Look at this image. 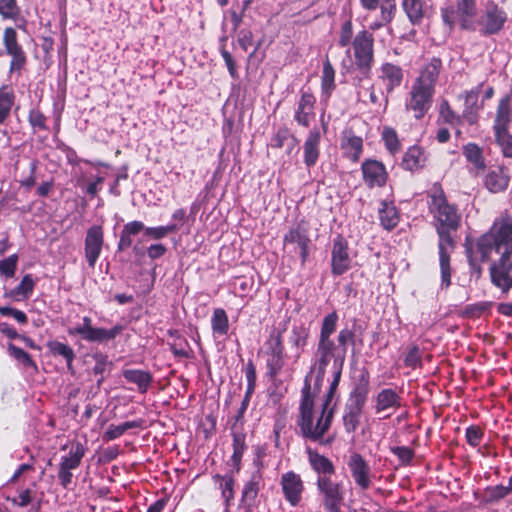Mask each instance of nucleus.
<instances>
[{
	"mask_svg": "<svg viewBox=\"0 0 512 512\" xmlns=\"http://www.w3.org/2000/svg\"><path fill=\"white\" fill-rule=\"evenodd\" d=\"M429 197V210L433 215L439 236L441 286L447 288L451 284L450 252L453 247V240L450 233L458 229L460 214L457 207L447 201L440 186L434 185L430 190Z\"/></svg>",
	"mask_w": 512,
	"mask_h": 512,
	"instance_id": "obj_1",
	"label": "nucleus"
},
{
	"mask_svg": "<svg viewBox=\"0 0 512 512\" xmlns=\"http://www.w3.org/2000/svg\"><path fill=\"white\" fill-rule=\"evenodd\" d=\"M476 248L483 261L492 253L512 256V215L504 212L495 218L490 229L477 239Z\"/></svg>",
	"mask_w": 512,
	"mask_h": 512,
	"instance_id": "obj_2",
	"label": "nucleus"
},
{
	"mask_svg": "<svg viewBox=\"0 0 512 512\" xmlns=\"http://www.w3.org/2000/svg\"><path fill=\"white\" fill-rule=\"evenodd\" d=\"M309 390L310 388L307 386L302 391L298 424L304 437L317 441L326 433L331 425L333 408L322 405L321 411H314L313 399L310 396Z\"/></svg>",
	"mask_w": 512,
	"mask_h": 512,
	"instance_id": "obj_3",
	"label": "nucleus"
},
{
	"mask_svg": "<svg viewBox=\"0 0 512 512\" xmlns=\"http://www.w3.org/2000/svg\"><path fill=\"white\" fill-rule=\"evenodd\" d=\"M373 46V35L367 30H361L353 38L351 48L346 50L348 64L343 60V65L349 67L355 64L358 69L369 71L373 62Z\"/></svg>",
	"mask_w": 512,
	"mask_h": 512,
	"instance_id": "obj_4",
	"label": "nucleus"
},
{
	"mask_svg": "<svg viewBox=\"0 0 512 512\" xmlns=\"http://www.w3.org/2000/svg\"><path fill=\"white\" fill-rule=\"evenodd\" d=\"M511 122L510 97H503L497 106L493 132L497 145L505 157L512 158V134L508 128Z\"/></svg>",
	"mask_w": 512,
	"mask_h": 512,
	"instance_id": "obj_5",
	"label": "nucleus"
},
{
	"mask_svg": "<svg viewBox=\"0 0 512 512\" xmlns=\"http://www.w3.org/2000/svg\"><path fill=\"white\" fill-rule=\"evenodd\" d=\"M316 485L324 510L326 512H340L341 504L345 498L343 484L333 481L331 477H317Z\"/></svg>",
	"mask_w": 512,
	"mask_h": 512,
	"instance_id": "obj_6",
	"label": "nucleus"
},
{
	"mask_svg": "<svg viewBox=\"0 0 512 512\" xmlns=\"http://www.w3.org/2000/svg\"><path fill=\"white\" fill-rule=\"evenodd\" d=\"M435 91L422 84L412 83L405 99V108L412 111L416 119H421L432 106Z\"/></svg>",
	"mask_w": 512,
	"mask_h": 512,
	"instance_id": "obj_7",
	"label": "nucleus"
},
{
	"mask_svg": "<svg viewBox=\"0 0 512 512\" xmlns=\"http://www.w3.org/2000/svg\"><path fill=\"white\" fill-rule=\"evenodd\" d=\"M366 398L367 390L365 388H357L351 393L350 400L345 407L343 415V424L347 433H353L356 431L360 423Z\"/></svg>",
	"mask_w": 512,
	"mask_h": 512,
	"instance_id": "obj_8",
	"label": "nucleus"
},
{
	"mask_svg": "<svg viewBox=\"0 0 512 512\" xmlns=\"http://www.w3.org/2000/svg\"><path fill=\"white\" fill-rule=\"evenodd\" d=\"M491 282L502 292L512 289V256H498L489 267Z\"/></svg>",
	"mask_w": 512,
	"mask_h": 512,
	"instance_id": "obj_9",
	"label": "nucleus"
},
{
	"mask_svg": "<svg viewBox=\"0 0 512 512\" xmlns=\"http://www.w3.org/2000/svg\"><path fill=\"white\" fill-rule=\"evenodd\" d=\"M476 14L475 0H458L457 8L446 7L441 11L443 22L451 29L457 21L460 22L462 28H466L469 18Z\"/></svg>",
	"mask_w": 512,
	"mask_h": 512,
	"instance_id": "obj_10",
	"label": "nucleus"
},
{
	"mask_svg": "<svg viewBox=\"0 0 512 512\" xmlns=\"http://www.w3.org/2000/svg\"><path fill=\"white\" fill-rule=\"evenodd\" d=\"M309 238L299 227L290 229L284 236V252L288 255H299L305 262L308 255Z\"/></svg>",
	"mask_w": 512,
	"mask_h": 512,
	"instance_id": "obj_11",
	"label": "nucleus"
},
{
	"mask_svg": "<svg viewBox=\"0 0 512 512\" xmlns=\"http://www.w3.org/2000/svg\"><path fill=\"white\" fill-rule=\"evenodd\" d=\"M378 79L384 86V102L388 104L389 95L398 88L403 81V70L400 66L392 63H383L378 71Z\"/></svg>",
	"mask_w": 512,
	"mask_h": 512,
	"instance_id": "obj_12",
	"label": "nucleus"
},
{
	"mask_svg": "<svg viewBox=\"0 0 512 512\" xmlns=\"http://www.w3.org/2000/svg\"><path fill=\"white\" fill-rule=\"evenodd\" d=\"M104 243L103 229L99 225L90 227L85 237V259L90 268H94L102 252Z\"/></svg>",
	"mask_w": 512,
	"mask_h": 512,
	"instance_id": "obj_13",
	"label": "nucleus"
},
{
	"mask_svg": "<svg viewBox=\"0 0 512 512\" xmlns=\"http://www.w3.org/2000/svg\"><path fill=\"white\" fill-rule=\"evenodd\" d=\"M121 332L120 326H115L111 329L95 328L91 325V320L88 317H84L83 324L74 330H70V333H78L83 339L91 342H103L114 339Z\"/></svg>",
	"mask_w": 512,
	"mask_h": 512,
	"instance_id": "obj_14",
	"label": "nucleus"
},
{
	"mask_svg": "<svg viewBox=\"0 0 512 512\" xmlns=\"http://www.w3.org/2000/svg\"><path fill=\"white\" fill-rule=\"evenodd\" d=\"M332 273L342 275L351 267V257L348 252V243L340 235L333 240L331 252Z\"/></svg>",
	"mask_w": 512,
	"mask_h": 512,
	"instance_id": "obj_15",
	"label": "nucleus"
},
{
	"mask_svg": "<svg viewBox=\"0 0 512 512\" xmlns=\"http://www.w3.org/2000/svg\"><path fill=\"white\" fill-rule=\"evenodd\" d=\"M267 345V368L271 376H276L284 365V348L280 333L272 334L266 343Z\"/></svg>",
	"mask_w": 512,
	"mask_h": 512,
	"instance_id": "obj_16",
	"label": "nucleus"
},
{
	"mask_svg": "<svg viewBox=\"0 0 512 512\" xmlns=\"http://www.w3.org/2000/svg\"><path fill=\"white\" fill-rule=\"evenodd\" d=\"M280 483L286 501L293 507L297 506L302 500L304 491L300 475L293 471L286 472L281 476Z\"/></svg>",
	"mask_w": 512,
	"mask_h": 512,
	"instance_id": "obj_17",
	"label": "nucleus"
},
{
	"mask_svg": "<svg viewBox=\"0 0 512 512\" xmlns=\"http://www.w3.org/2000/svg\"><path fill=\"white\" fill-rule=\"evenodd\" d=\"M347 465L356 485L363 490L369 488L371 469L366 460L359 453H353L349 457Z\"/></svg>",
	"mask_w": 512,
	"mask_h": 512,
	"instance_id": "obj_18",
	"label": "nucleus"
},
{
	"mask_svg": "<svg viewBox=\"0 0 512 512\" xmlns=\"http://www.w3.org/2000/svg\"><path fill=\"white\" fill-rule=\"evenodd\" d=\"M363 180L370 187H381L386 183L387 172L385 166L376 160H366L361 166Z\"/></svg>",
	"mask_w": 512,
	"mask_h": 512,
	"instance_id": "obj_19",
	"label": "nucleus"
},
{
	"mask_svg": "<svg viewBox=\"0 0 512 512\" xmlns=\"http://www.w3.org/2000/svg\"><path fill=\"white\" fill-rule=\"evenodd\" d=\"M360 3L365 10L374 11L378 7L381 10L380 20L370 26L372 29L380 28L389 23L396 9L395 0H360Z\"/></svg>",
	"mask_w": 512,
	"mask_h": 512,
	"instance_id": "obj_20",
	"label": "nucleus"
},
{
	"mask_svg": "<svg viewBox=\"0 0 512 512\" xmlns=\"http://www.w3.org/2000/svg\"><path fill=\"white\" fill-rule=\"evenodd\" d=\"M442 62L439 58H432L425 64L419 72V75L413 81L416 84L431 88L435 91V85L440 74Z\"/></svg>",
	"mask_w": 512,
	"mask_h": 512,
	"instance_id": "obj_21",
	"label": "nucleus"
},
{
	"mask_svg": "<svg viewBox=\"0 0 512 512\" xmlns=\"http://www.w3.org/2000/svg\"><path fill=\"white\" fill-rule=\"evenodd\" d=\"M4 45L7 53L12 56L11 69H19L25 62V56L21 47L17 43L16 31L9 27L6 28L3 35Z\"/></svg>",
	"mask_w": 512,
	"mask_h": 512,
	"instance_id": "obj_22",
	"label": "nucleus"
},
{
	"mask_svg": "<svg viewBox=\"0 0 512 512\" xmlns=\"http://www.w3.org/2000/svg\"><path fill=\"white\" fill-rule=\"evenodd\" d=\"M315 97L309 92H302L295 112V120L302 126H309L314 118Z\"/></svg>",
	"mask_w": 512,
	"mask_h": 512,
	"instance_id": "obj_23",
	"label": "nucleus"
},
{
	"mask_svg": "<svg viewBox=\"0 0 512 512\" xmlns=\"http://www.w3.org/2000/svg\"><path fill=\"white\" fill-rule=\"evenodd\" d=\"M321 133L318 129L309 132L303 144L304 163L310 168L317 163L320 154Z\"/></svg>",
	"mask_w": 512,
	"mask_h": 512,
	"instance_id": "obj_24",
	"label": "nucleus"
},
{
	"mask_svg": "<svg viewBox=\"0 0 512 512\" xmlns=\"http://www.w3.org/2000/svg\"><path fill=\"white\" fill-rule=\"evenodd\" d=\"M401 406V396L392 388H385L375 397V412L396 410Z\"/></svg>",
	"mask_w": 512,
	"mask_h": 512,
	"instance_id": "obj_25",
	"label": "nucleus"
},
{
	"mask_svg": "<svg viewBox=\"0 0 512 512\" xmlns=\"http://www.w3.org/2000/svg\"><path fill=\"white\" fill-rule=\"evenodd\" d=\"M306 452L308 462L311 468L318 474V477H331L335 473V467L330 459L311 448H307Z\"/></svg>",
	"mask_w": 512,
	"mask_h": 512,
	"instance_id": "obj_26",
	"label": "nucleus"
},
{
	"mask_svg": "<svg viewBox=\"0 0 512 512\" xmlns=\"http://www.w3.org/2000/svg\"><path fill=\"white\" fill-rule=\"evenodd\" d=\"M506 21V13L496 5L488 6L483 18V29L487 34L498 32Z\"/></svg>",
	"mask_w": 512,
	"mask_h": 512,
	"instance_id": "obj_27",
	"label": "nucleus"
},
{
	"mask_svg": "<svg viewBox=\"0 0 512 512\" xmlns=\"http://www.w3.org/2000/svg\"><path fill=\"white\" fill-rule=\"evenodd\" d=\"M122 375L127 382L135 384L141 394H145L153 382L151 373L146 370L125 369Z\"/></svg>",
	"mask_w": 512,
	"mask_h": 512,
	"instance_id": "obj_28",
	"label": "nucleus"
},
{
	"mask_svg": "<svg viewBox=\"0 0 512 512\" xmlns=\"http://www.w3.org/2000/svg\"><path fill=\"white\" fill-rule=\"evenodd\" d=\"M485 187L492 193H499L508 187L509 177L501 167L490 169L484 179Z\"/></svg>",
	"mask_w": 512,
	"mask_h": 512,
	"instance_id": "obj_29",
	"label": "nucleus"
},
{
	"mask_svg": "<svg viewBox=\"0 0 512 512\" xmlns=\"http://www.w3.org/2000/svg\"><path fill=\"white\" fill-rule=\"evenodd\" d=\"M427 160L426 152L419 146H411L405 152L402 159V166L409 171L419 170L424 167Z\"/></svg>",
	"mask_w": 512,
	"mask_h": 512,
	"instance_id": "obj_30",
	"label": "nucleus"
},
{
	"mask_svg": "<svg viewBox=\"0 0 512 512\" xmlns=\"http://www.w3.org/2000/svg\"><path fill=\"white\" fill-rule=\"evenodd\" d=\"M331 360L334 361V357L332 355L318 347L316 348L314 361L311 366V373L315 375L316 384H321L323 382L326 369Z\"/></svg>",
	"mask_w": 512,
	"mask_h": 512,
	"instance_id": "obj_31",
	"label": "nucleus"
},
{
	"mask_svg": "<svg viewBox=\"0 0 512 512\" xmlns=\"http://www.w3.org/2000/svg\"><path fill=\"white\" fill-rule=\"evenodd\" d=\"M482 85L472 88L470 91L465 92L464 103L465 109L462 117L469 123L474 124L477 121L476 112L478 110V98L481 92Z\"/></svg>",
	"mask_w": 512,
	"mask_h": 512,
	"instance_id": "obj_32",
	"label": "nucleus"
},
{
	"mask_svg": "<svg viewBox=\"0 0 512 512\" xmlns=\"http://www.w3.org/2000/svg\"><path fill=\"white\" fill-rule=\"evenodd\" d=\"M211 329L216 337L225 336L229 331V320L224 309L216 308L211 317Z\"/></svg>",
	"mask_w": 512,
	"mask_h": 512,
	"instance_id": "obj_33",
	"label": "nucleus"
},
{
	"mask_svg": "<svg viewBox=\"0 0 512 512\" xmlns=\"http://www.w3.org/2000/svg\"><path fill=\"white\" fill-rule=\"evenodd\" d=\"M463 154L467 161L473 165L477 173L485 169V160L482 149L478 145L475 143H468L463 148Z\"/></svg>",
	"mask_w": 512,
	"mask_h": 512,
	"instance_id": "obj_34",
	"label": "nucleus"
},
{
	"mask_svg": "<svg viewBox=\"0 0 512 512\" xmlns=\"http://www.w3.org/2000/svg\"><path fill=\"white\" fill-rule=\"evenodd\" d=\"M379 218L381 225L387 229H393L399 221V216L395 206L392 203L382 202L379 209Z\"/></svg>",
	"mask_w": 512,
	"mask_h": 512,
	"instance_id": "obj_35",
	"label": "nucleus"
},
{
	"mask_svg": "<svg viewBox=\"0 0 512 512\" xmlns=\"http://www.w3.org/2000/svg\"><path fill=\"white\" fill-rule=\"evenodd\" d=\"M34 286L35 282L32 276L27 274L22 278V281L17 287L12 289L5 295L17 301L24 300L28 298L29 295L32 293Z\"/></svg>",
	"mask_w": 512,
	"mask_h": 512,
	"instance_id": "obj_36",
	"label": "nucleus"
},
{
	"mask_svg": "<svg viewBox=\"0 0 512 512\" xmlns=\"http://www.w3.org/2000/svg\"><path fill=\"white\" fill-rule=\"evenodd\" d=\"M402 6L413 24L420 22L425 14L426 8L422 0H403Z\"/></svg>",
	"mask_w": 512,
	"mask_h": 512,
	"instance_id": "obj_37",
	"label": "nucleus"
},
{
	"mask_svg": "<svg viewBox=\"0 0 512 512\" xmlns=\"http://www.w3.org/2000/svg\"><path fill=\"white\" fill-rule=\"evenodd\" d=\"M14 104V93L8 86L0 87V124H2L10 115Z\"/></svg>",
	"mask_w": 512,
	"mask_h": 512,
	"instance_id": "obj_38",
	"label": "nucleus"
},
{
	"mask_svg": "<svg viewBox=\"0 0 512 512\" xmlns=\"http://www.w3.org/2000/svg\"><path fill=\"white\" fill-rule=\"evenodd\" d=\"M355 333L353 330L348 327L342 328L337 335V345L339 349L342 350V353L337 356L336 363H344L347 354V346L348 344H354Z\"/></svg>",
	"mask_w": 512,
	"mask_h": 512,
	"instance_id": "obj_39",
	"label": "nucleus"
},
{
	"mask_svg": "<svg viewBox=\"0 0 512 512\" xmlns=\"http://www.w3.org/2000/svg\"><path fill=\"white\" fill-rule=\"evenodd\" d=\"M308 336V330L304 326H293L289 336V344L297 349V358L300 356V351L306 346Z\"/></svg>",
	"mask_w": 512,
	"mask_h": 512,
	"instance_id": "obj_40",
	"label": "nucleus"
},
{
	"mask_svg": "<svg viewBox=\"0 0 512 512\" xmlns=\"http://www.w3.org/2000/svg\"><path fill=\"white\" fill-rule=\"evenodd\" d=\"M140 427L139 421H127L119 425L111 424L103 434L105 441H112L122 436L127 430Z\"/></svg>",
	"mask_w": 512,
	"mask_h": 512,
	"instance_id": "obj_41",
	"label": "nucleus"
},
{
	"mask_svg": "<svg viewBox=\"0 0 512 512\" xmlns=\"http://www.w3.org/2000/svg\"><path fill=\"white\" fill-rule=\"evenodd\" d=\"M215 480L219 484V489L221 490L222 498L224 499L225 505L228 507L230 505L231 500H233L234 498V480L231 476L228 475H216Z\"/></svg>",
	"mask_w": 512,
	"mask_h": 512,
	"instance_id": "obj_42",
	"label": "nucleus"
},
{
	"mask_svg": "<svg viewBox=\"0 0 512 512\" xmlns=\"http://www.w3.org/2000/svg\"><path fill=\"white\" fill-rule=\"evenodd\" d=\"M88 179H81L78 181V185L85 190V192L91 197L96 196L100 190L101 184L104 182L105 177L102 175H93L92 172L88 173Z\"/></svg>",
	"mask_w": 512,
	"mask_h": 512,
	"instance_id": "obj_43",
	"label": "nucleus"
},
{
	"mask_svg": "<svg viewBox=\"0 0 512 512\" xmlns=\"http://www.w3.org/2000/svg\"><path fill=\"white\" fill-rule=\"evenodd\" d=\"M338 319V314L335 311H332L323 318L319 339L331 338L333 333L336 331Z\"/></svg>",
	"mask_w": 512,
	"mask_h": 512,
	"instance_id": "obj_44",
	"label": "nucleus"
},
{
	"mask_svg": "<svg viewBox=\"0 0 512 512\" xmlns=\"http://www.w3.org/2000/svg\"><path fill=\"white\" fill-rule=\"evenodd\" d=\"M343 365L344 363H336V366H333V380L330 383L329 391L322 404L327 405L328 408H332L331 403L340 382Z\"/></svg>",
	"mask_w": 512,
	"mask_h": 512,
	"instance_id": "obj_45",
	"label": "nucleus"
},
{
	"mask_svg": "<svg viewBox=\"0 0 512 512\" xmlns=\"http://www.w3.org/2000/svg\"><path fill=\"white\" fill-rule=\"evenodd\" d=\"M382 140L384 141L385 147L391 154H395L399 151L400 142L394 129L384 127L382 131Z\"/></svg>",
	"mask_w": 512,
	"mask_h": 512,
	"instance_id": "obj_46",
	"label": "nucleus"
},
{
	"mask_svg": "<svg viewBox=\"0 0 512 512\" xmlns=\"http://www.w3.org/2000/svg\"><path fill=\"white\" fill-rule=\"evenodd\" d=\"M335 71L329 61L325 62L322 71V90L327 95L334 89Z\"/></svg>",
	"mask_w": 512,
	"mask_h": 512,
	"instance_id": "obj_47",
	"label": "nucleus"
},
{
	"mask_svg": "<svg viewBox=\"0 0 512 512\" xmlns=\"http://www.w3.org/2000/svg\"><path fill=\"white\" fill-rule=\"evenodd\" d=\"M177 229V224H169L166 226L157 227H146L145 235L151 239L159 240L166 237L169 233L175 232Z\"/></svg>",
	"mask_w": 512,
	"mask_h": 512,
	"instance_id": "obj_48",
	"label": "nucleus"
},
{
	"mask_svg": "<svg viewBox=\"0 0 512 512\" xmlns=\"http://www.w3.org/2000/svg\"><path fill=\"white\" fill-rule=\"evenodd\" d=\"M69 454L70 457H66V469L74 468L80 463V460L84 455L83 445L79 442L72 443L70 446Z\"/></svg>",
	"mask_w": 512,
	"mask_h": 512,
	"instance_id": "obj_49",
	"label": "nucleus"
},
{
	"mask_svg": "<svg viewBox=\"0 0 512 512\" xmlns=\"http://www.w3.org/2000/svg\"><path fill=\"white\" fill-rule=\"evenodd\" d=\"M511 494L510 490L507 486L504 485H496L492 487H488L485 491L486 501L489 503L497 502L500 499H503L507 495Z\"/></svg>",
	"mask_w": 512,
	"mask_h": 512,
	"instance_id": "obj_50",
	"label": "nucleus"
},
{
	"mask_svg": "<svg viewBox=\"0 0 512 512\" xmlns=\"http://www.w3.org/2000/svg\"><path fill=\"white\" fill-rule=\"evenodd\" d=\"M362 145V139L355 135L346 137L342 143V146L353 155L355 160L359 158L362 152Z\"/></svg>",
	"mask_w": 512,
	"mask_h": 512,
	"instance_id": "obj_51",
	"label": "nucleus"
},
{
	"mask_svg": "<svg viewBox=\"0 0 512 512\" xmlns=\"http://www.w3.org/2000/svg\"><path fill=\"white\" fill-rule=\"evenodd\" d=\"M353 41V27L350 20L345 21L340 29L338 44L341 47H348L352 45Z\"/></svg>",
	"mask_w": 512,
	"mask_h": 512,
	"instance_id": "obj_52",
	"label": "nucleus"
},
{
	"mask_svg": "<svg viewBox=\"0 0 512 512\" xmlns=\"http://www.w3.org/2000/svg\"><path fill=\"white\" fill-rule=\"evenodd\" d=\"M317 347L332 355L334 357L333 366H336L337 356L342 353V350L339 349L335 341L332 338L319 339Z\"/></svg>",
	"mask_w": 512,
	"mask_h": 512,
	"instance_id": "obj_53",
	"label": "nucleus"
},
{
	"mask_svg": "<svg viewBox=\"0 0 512 512\" xmlns=\"http://www.w3.org/2000/svg\"><path fill=\"white\" fill-rule=\"evenodd\" d=\"M17 255H11L0 261V274L6 277H13L17 266Z\"/></svg>",
	"mask_w": 512,
	"mask_h": 512,
	"instance_id": "obj_54",
	"label": "nucleus"
},
{
	"mask_svg": "<svg viewBox=\"0 0 512 512\" xmlns=\"http://www.w3.org/2000/svg\"><path fill=\"white\" fill-rule=\"evenodd\" d=\"M0 14L7 19H13L18 15L16 0H0Z\"/></svg>",
	"mask_w": 512,
	"mask_h": 512,
	"instance_id": "obj_55",
	"label": "nucleus"
},
{
	"mask_svg": "<svg viewBox=\"0 0 512 512\" xmlns=\"http://www.w3.org/2000/svg\"><path fill=\"white\" fill-rule=\"evenodd\" d=\"M482 436H483V432L477 426H469L466 429L467 442L473 447H476L480 444Z\"/></svg>",
	"mask_w": 512,
	"mask_h": 512,
	"instance_id": "obj_56",
	"label": "nucleus"
},
{
	"mask_svg": "<svg viewBox=\"0 0 512 512\" xmlns=\"http://www.w3.org/2000/svg\"><path fill=\"white\" fill-rule=\"evenodd\" d=\"M392 452L399 458L401 463L405 465L409 464L414 456L413 451L405 446L394 447L392 448Z\"/></svg>",
	"mask_w": 512,
	"mask_h": 512,
	"instance_id": "obj_57",
	"label": "nucleus"
},
{
	"mask_svg": "<svg viewBox=\"0 0 512 512\" xmlns=\"http://www.w3.org/2000/svg\"><path fill=\"white\" fill-rule=\"evenodd\" d=\"M0 314L5 316L13 317L17 322L21 324H25L27 322V316L24 312L11 308V307H1L0 306Z\"/></svg>",
	"mask_w": 512,
	"mask_h": 512,
	"instance_id": "obj_58",
	"label": "nucleus"
},
{
	"mask_svg": "<svg viewBox=\"0 0 512 512\" xmlns=\"http://www.w3.org/2000/svg\"><path fill=\"white\" fill-rule=\"evenodd\" d=\"M95 366L94 372L95 374H103L108 370V367L111 366V362L108 360L106 355L97 354L94 357Z\"/></svg>",
	"mask_w": 512,
	"mask_h": 512,
	"instance_id": "obj_59",
	"label": "nucleus"
},
{
	"mask_svg": "<svg viewBox=\"0 0 512 512\" xmlns=\"http://www.w3.org/2000/svg\"><path fill=\"white\" fill-rule=\"evenodd\" d=\"M9 351H10V354L14 358H16L18 361L22 362L24 365H32L33 364L30 356L23 349L18 348L16 346H10Z\"/></svg>",
	"mask_w": 512,
	"mask_h": 512,
	"instance_id": "obj_60",
	"label": "nucleus"
},
{
	"mask_svg": "<svg viewBox=\"0 0 512 512\" xmlns=\"http://www.w3.org/2000/svg\"><path fill=\"white\" fill-rule=\"evenodd\" d=\"M440 115L448 123H454L459 118L455 115L453 110L450 108L447 101H443L440 105Z\"/></svg>",
	"mask_w": 512,
	"mask_h": 512,
	"instance_id": "obj_61",
	"label": "nucleus"
},
{
	"mask_svg": "<svg viewBox=\"0 0 512 512\" xmlns=\"http://www.w3.org/2000/svg\"><path fill=\"white\" fill-rule=\"evenodd\" d=\"M253 36L249 30H241L238 35V43L240 47L247 51L252 46Z\"/></svg>",
	"mask_w": 512,
	"mask_h": 512,
	"instance_id": "obj_62",
	"label": "nucleus"
},
{
	"mask_svg": "<svg viewBox=\"0 0 512 512\" xmlns=\"http://www.w3.org/2000/svg\"><path fill=\"white\" fill-rule=\"evenodd\" d=\"M404 362L409 367H416L420 363L419 349L416 346L409 350Z\"/></svg>",
	"mask_w": 512,
	"mask_h": 512,
	"instance_id": "obj_63",
	"label": "nucleus"
},
{
	"mask_svg": "<svg viewBox=\"0 0 512 512\" xmlns=\"http://www.w3.org/2000/svg\"><path fill=\"white\" fill-rule=\"evenodd\" d=\"M243 498L253 500L258 494V483L255 481H249L243 488Z\"/></svg>",
	"mask_w": 512,
	"mask_h": 512,
	"instance_id": "obj_64",
	"label": "nucleus"
}]
</instances>
